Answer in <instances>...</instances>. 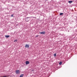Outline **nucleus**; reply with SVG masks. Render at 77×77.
<instances>
[{
	"mask_svg": "<svg viewBox=\"0 0 77 77\" xmlns=\"http://www.w3.org/2000/svg\"><path fill=\"white\" fill-rule=\"evenodd\" d=\"M16 72L17 74H19L20 73V70H17L16 71Z\"/></svg>",
	"mask_w": 77,
	"mask_h": 77,
	"instance_id": "f257e3e1",
	"label": "nucleus"
},
{
	"mask_svg": "<svg viewBox=\"0 0 77 77\" xmlns=\"http://www.w3.org/2000/svg\"><path fill=\"white\" fill-rule=\"evenodd\" d=\"M25 48H29V45H26L25 46Z\"/></svg>",
	"mask_w": 77,
	"mask_h": 77,
	"instance_id": "f03ea898",
	"label": "nucleus"
},
{
	"mask_svg": "<svg viewBox=\"0 0 77 77\" xmlns=\"http://www.w3.org/2000/svg\"><path fill=\"white\" fill-rule=\"evenodd\" d=\"M29 63H30V62L29 61H27L26 62V65H28V64H29Z\"/></svg>",
	"mask_w": 77,
	"mask_h": 77,
	"instance_id": "7ed1b4c3",
	"label": "nucleus"
},
{
	"mask_svg": "<svg viewBox=\"0 0 77 77\" xmlns=\"http://www.w3.org/2000/svg\"><path fill=\"white\" fill-rule=\"evenodd\" d=\"M39 33H40L41 34H44L45 33V32L44 31L42 32H39Z\"/></svg>",
	"mask_w": 77,
	"mask_h": 77,
	"instance_id": "20e7f679",
	"label": "nucleus"
},
{
	"mask_svg": "<svg viewBox=\"0 0 77 77\" xmlns=\"http://www.w3.org/2000/svg\"><path fill=\"white\" fill-rule=\"evenodd\" d=\"M9 35H5V38H9Z\"/></svg>",
	"mask_w": 77,
	"mask_h": 77,
	"instance_id": "39448f33",
	"label": "nucleus"
},
{
	"mask_svg": "<svg viewBox=\"0 0 77 77\" xmlns=\"http://www.w3.org/2000/svg\"><path fill=\"white\" fill-rule=\"evenodd\" d=\"M24 75V74H21L20 75V76L19 77H23V76Z\"/></svg>",
	"mask_w": 77,
	"mask_h": 77,
	"instance_id": "423d86ee",
	"label": "nucleus"
},
{
	"mask_svg": "<svg viewBox=\"0 0 77 77\" xmlns=\"http://www.w3.org/2000/svg\"><path fill=\"white\" fill-rule=\"evenodd\" d=\"M68 3H72V1H69L68 2Z\"/></svg>",
	"mask_w": 77,
	"mask_h": 77,
	"instance_id": "0eeeda50",
	"label": "nucleus"
},
{
	"mask_svg": "<svg viewBox=\"0 0 77 77\" xmlns=\"http://www.w3.org/2000/svg\"><path fill=\"white\" fill-rule=\"evenodd\" d=\"M62 64V62H60L59 63V65H61Z\"/></svg>",
	"mask_w": 77,
	"mask_h": 77,
	"instance_id": "6e6552de",
	"label": "nucleus"
},
{
	"mask_svg": "<svg viewBox=\"0 0 77 77\" xmlns=\"http://www.w3.org/2000/svg\"><path fill=\"white\" fill-rule=\"evenodd\" d=\"M63 14V13H60V15H62Z\"/></svg>",
	"mask_w": 77,
	"mask_h": 77,
	"instance_id": "1a4fd4ad",
	"label": "nucleus"
},
{
	"mask_svg": "<svg viewBox=\"0 0 77 77\" xmlns=\"http://www.w3.org/2000/svg\"><path fill=\"white\" fill-rule=\"evenodd\" d=\"M54 57H56V54H54Z\"/></svg>",
	"mask_w": 77,
	"mask_h": 77,
	"instance_id": "9d476101",
	"label": "nucleus"
},
{
	"mask_svg": "<svg viewBox=\"0 0 77 77\" xmlns=\"http://www.w3.org/2000/svg\"><path fill=\"white\" fill-rule=\"evenodd\" d=\"M17 42V40H14V42Z\"/></svg>",
	"mask_w": 77,
	"mask_h": 77,
	"instance_id": "9b49d317",
	"label": "nucleus"
},
{
	"mask_svg": "<svg viewBox=\"0 0 77 77\" xmlns=\"http://www.w3.org/2000/svg\"><path fill=\"white\" fill-rule=\"evenodd\" d=\"M11 17H14V15H13V14H12L11 15Z\"/></svg>",
	"mask_w": 77,
	"mask_h": 77,
	"instance_id": "f8f14e48",
	"label": "nucleus"
},
{
	"mask_svg": "<svg viewBox=\"0 0 77 77\" xmlns=\"http://www.w3.org/2000/svg\"><path fill=\"white\" fill-rule=\"evenodd\" d=\"M38 36H39V35H37V36H35V38H36V37H38Z\"/></svg>",
	"mask_w": 77,
	"mask_h": 77,
	"instance_id": "ddd939ff",
	"label": "nucleus"
}]
</instances>
